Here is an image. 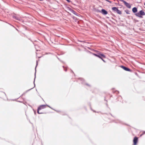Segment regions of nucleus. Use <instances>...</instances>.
Here are the masks:
<instances>
[{
    "mask_svg": "<svg viewBox=\"0 0 145 145\" xmlns=\"http://www.w3.org/2000/svg\"><path fill=\"white\" fill-rule=\"evenodd\" d=\"M95 51L97 52V54H96L91 52L90 53H91L93 55L99 57L101 59H102V58H106L105 56L103 54L101 53L100 52L98 51Z\"/></svg>",
    "mask_w": 145,
    "mask_h": 145,
    "instance_id": "1",
    "label": "nucleus"
},
{
    "mask_svg": "<svg viewBox=\"0 0 145 145\" xmlns=\"http://www.w3.org/2000/svg\"><path fill=\"white\" fill-rule=\"evenodd\" d=\"M46 105H41L38 108L37 112L39 114H42L43 113L42 111H41L46 107Z\"/></svg>",
    "mask_w": 145,
    "mask_h": 145,
    "instance_id": "2",
    "label": "nucleus"
},
{
    "mask_svg": "<svg viewBox=\"0 0 145 145\" xmlns=\"http://www.w3.org/2000/svg\"><path fill=\"white\" fill-rule=\"evenodd\" d=\"M138 141V138L137 137H134L133 140V142L134 145H136Z\"/></svg>",
    "mask_w": 145,
    "mask_h": 145,
    "instance_id": "3",
    "label": "nucleus"
},
{
    "mask_svg": "<svg viewBox=\"0 0 145 145\" xmlns=\"http://www.w3.org/2000/svg\"><path fill=\"white\" fill-rule=\"evenodd\" d=\"M123 2L126 6L129 8H130L131 6L128 3L126 2L125 1H123Z\"/></svg>",
    "mask_w": 145,
    "mask_h": 145,
    "instance_id": "4",
    "label": "nucleus"
},
{
    "mask_svg": "<svg viewBox=\"0 0 145 145\" xmlns=\"http://www.w3.org/2000/svg\"><path fill=\"white\" fill-rule=\"evenodd\" d=\"M121 67L124 70H125L126 71H130V69L124 66H121Z\"/></svg>",
    "mask_w": 145,
    "mask_h": 145,
    "instance_id": "5",
    "label": "nucleus"
},
{
    "mask_svg": "<svg viewBox=\"0 0 145 145\" xmlns=\"http://www.w3.org/2000/svg\"><path fill=\"white\" fill-rule=\"evenodd\" d=\"M101 12L102 14L104 15H106L108 13L107 11L103 9L101 10Z\"/></svg>",
    "mask_w": 145,
    "mask_h": 145,
    "instance_id": "6",
    "label": "nucleus"
},
{
    "mask_svg": "<svg viewBox=\"0 0 145 145\" xmlns=\"http://www.w3.org/2000/svg\"><path fill=\"white\" fill-rule=\"evenodd\" d=\"M112 9L114 11L116 12L117 11L118 9L116 7H113L112 8Z\"/></svg>",
    "mask_w": 145,
    "mask_h": 145,
    "instance_id": "7",
    "label": "nucleus"
},
{
    "mask_svg": "<svg viewBox=\"0 0 145 145\" xmlns=\"http://www.w3.org/2000/svg\"><path fill=\"white\" fill-rule=\"evenodd\" d=\"M139 12L141 15L143 16L145 15V12L142 10L140 11Z\"/></svg>",
    "mask_w": 145,
    "mask_h": 145,
    "instance_id": "8",
    "label": "nucleus"
},
{
    "mask_svg": "<svg viewBox=\"0 0 145 145\" xmlns=\"http://www.w3.org/2000/svg\"><path fill=\"white\" fill-rule=\"evenodd\" d=\"M132 11L134 13H135L137 12V9L136 7H134L132 9Z\"/></svg>",
    "mask_w": 145,
    "mask_h": 145,
    "instance_id": "9",
    "label": "nucleus"
},
{
    "mask_svg": "<svg viewBox=\"0 0 145 145\" xmlns=\"http://www.w3.org/2000/svg\"><path fill=\"white\" fill-rule=\"evenodd\" d=\"M136 15L138 17H139L140 18H142V16L140 15V13L139 12H138V13H137L136 14Z\"/></svg>",
    "mask_w": 145,
    "mask_h": 145,
    "instance_id": "10",
    "label": "nucleus"
},
{
    "mask_svg": "<svg viewBox=\"0 0 145 145\" xmlns=\"http://www.w3.org/2000/svg\"><path fill=\"white\" fill-rule=\"evenodd\" d=\"M116 12L117 13L119 14H121V12L118 9Z\"/></svg>",
    "mask_w": 145,
    "mask_h": 145,
    "instance_id": "11",
    "label": "nucleus"
},
{
    "mask_svg": "<svg viewBox=\"0 0 145 145\" xmlns=\"http://www.w3.org/2000/svg\"><path fill=\"white\" fill-rule=\"evenodd\" d=\"M102 61H103L104 62H105V61L103 59V58L102 59H101Z\"/></svg>",
    "mask_w": 145,
    "mask_h": 145,
    "instance_id": "12",
    "label": "nucleus"
},
{
    "mask_svg": "<svg viewBox=\"0 0 145 145\" xmlns=\"http://www.w3.org/2000/svg\"><path fill=\"white\" fill-rule=\"evenodd\" d=\"M68 2H70V1H69V0H66Z\"/></svg>",
    "mask_w": 145,
    "mask_h": 145,
    "instance_id": "13",
    "label": "nucleus"
},
{
    "mask_svg": "<svg viewBox=\"0 0 145 145\" xmlns=\"http://www.w3.org/2000/svg\"><path fill=\"white\" fill-rule=\"evenodd\" d=\"M126 13L127 14H129V12H126Z\"/></svg>",
    "mask_w": 145,
    "mask_h": 145,
    "instance_id": "14",
    "label": "nucleus"
},
{
    "mask_svg": "<svg viewBox=\"0 0 145 145\" xmlns=\"http://www.w3.org/2000/svg\"><path fill=\"white\" fill-rule=\"evenodd\" d=\"M39 0L40 1H43V0Z\"/></svg>",
    "mask_w": 145,
    "mask_h": 145,
    "instance_id": "15",
    "label": "nucleus"
},
{
    "mask_svg": "<svg viewBox=\"0 0 145 145\" xmlns=\"http://www.w3.org/2000/svg\"><path fill=\"white\" fill-rule=\"evenodd\" d=\"M144 5L145 6V3L144 4Z\"/></svg>",
    "mask_w": 145,
    "mask_h": 145,
    "instance_id": "16",
    "label": "nucleus"
}]
</instances>
